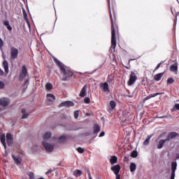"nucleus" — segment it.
<instances>
[{"mask_svg":"<svg viewBox=\"0 0 179 179\" xmlns=\"http://www.w3.org/2000/svg\"><path fill=\"white\" fill-rule=\"evenodd\" d=\"M109 12H110V19L111 22V47L113 50H115L117 45L116 34H119V27L117 22V17L115 15V10H113L114 20L113 19L111 8H110V0H108Z\"/></svg>","mask_w":179,"mask_h":179,"instance_id":"1","label":"nucleus"},{"mask_svg":"<svg viewBox=\"0 0 179 179\" xmlns=\"http://www.w3.org/2000/svg\"><path fill=\"white\" fill-rule=\"evenodd\" d=\"M54 61L57 66L59 68L60 72L63 75V78H62V80H68V79L72 78L73 76V72L70 69H66L65 65L59 61L57 58H54Z\"/></svg>","mask_w":179,"mask_h":179,"instance_id":"2","label":"nucleus"},{"mask_svg":"<svg viewBox=\"0 0 179 179\" xmlns=\"http://www.w3.org/2000/svg\"><path fill=\"white\" fill-rule=\"evenodd\" d=\"M137 79L138 78L136 72L131 71L130 73L129 82H127V85H129V86H131L135 83V82H136Z\"/></svg>","mask_w":179,"mask_h":179,"instance_id":"3","label":"nucleus"},{"mask_svg":"<svg viewBox=\"0 0 179 179\" xmlns=\"http://www.w3.org/2000/svg\"><path fill=\"white\" fill-rule=\"evenodd\" d=\"M19 55V50L15 47L10 48V58L11 59H16Z\"/></svg>","mask_w":179,"mask_h":179,"instance_id":"4","label":"nucleus"},{"mask_svg":"<svg viewBox=\"0 0 179 179\" xmlns=\"http://www.w3.org/2000/svg\"><path fill=\"white\" fill-rule=\"evenodd\" d=\"M27 75H28V71L27 69V66L25 65H23L22 68V71L20 73V80H23V79L26 78Z\"/></svg>","mask_w":179,"mask_h":179,"instance_id":"5","label":"nucleus"},{"mask_svg":"<svg viewBox=\"0 0 179 179\" xmlns=\"http://www.w3.org/2000/svg\"><path fill=\"white\" fill-rule=\"evenodd\" d=\"M43 146L45 148L47 152H52L54 149V145H51V143H48V142L43 141Z\"/></svg>","mask_w":179,"mask_h":179,"instance_id":"6","label":"nucleus"},{"mask_svg":"<svg viewBox=\"0 0 179 179\" xmlns=\"http://www.w3.org/2000/svg\"><path fill=\"white\" fill-rule=\"evenodd\" d=\"M10 100L9 99H7L6 97H3V99H0V106L2 107H7L8 104H10Z\"/></svg>","mask_w":179,"mask_h":179,"instance_id":"7","label":"nucleus"},{"mask_svg":"<svg viewBox=\"0 0 179 179\" xmlns=\"http://www.w3.org/2000/svg\"><path fill=\"white\" fill-rule=\"evenodd\" d=\"M6 142H7V144L8 145V146L13 145V136L12 135V134L8 133L6 135Z\"/></svg>","mask_w":179,"mask_h":179,"instance_id":"8","label":"nucleus"},{"mask_svg":"<svg viewBox=\"0 0 179 179\" xmlns=\"http://www.w3.org/2000/svg\"><path fill=\"white\" fill-rule=\"evenodd\" d=\"M111 170L113 171L117 177V173H120L121 170V166H120V164H115L114 166H111Z\"/></svg>","mask_w":179,"mask_h":179,"instance_id":"9","label":"nucleus"},{"mask_svg":"<svg viewBox=\"0 0 179 179\" xmlns=\"http://www.w3.org/2000/svg\"><path fill=\"white\" fill-rule=\"evenodd\" d=\"M176 136H179V134H178V132H169L166 138V141H171V139H173V138H176Z\"/></svg>","mask_w":179,"mask_h":179,"instance_id":"10","label":"nucleus"},{"mask_svg":"<svg viewBox=\"0 0 179 179\" xmlns=\"http://www.w3.org/2000/svg\"><path fill=\"white\" fill-rule=\"evenodd\" d=\"M101 89H103V91L105 92H110V89H109V85L107 82H104V83H101L100 85Z\"/></svg>","mask_w":179,"mask_h":179,"instance_id":"11","label":"nucleus"},{"mask_svg":"<svg viewBox=\"0 0 179 179\" xmlns=\"http://www.w3.org/2000/svg\"><path fill=\"white\" fill-rule=\"evenodd\" d=\"M61 107H63L64 106L66 107H73L75 106V103L73 101H63L60 103Z\"/></svg>","mask_w":179,"mask_h":179,"instance_id":"12","label":"nucleus"},{"mask_svg":"<svg viewBox=\"0 0 179 179\" xmlns=\"http://www.w3.org/2000/svg\"><path fill=\"white\" fill-rule=\"evenodd\" d=\"M55 99H56V97L55 94H52L51 93H48L47 94V100L48 101H49V103H53Z\"/></svg>","mask_w":179,"mask_h":179,"instance_id":"13","label":"nucleus"},{"mask_svg":"<svg viewBox=\"0 0 179 179\" xmlns=\"http://www.w3.org/2000/svg\"><path fill=\"white\" fill-rule=\"evenodd\" d=\"M87 85H85V86H83V87L81 90L80 93L79 94L80 97H85V96H86V94H87Z\"/></svg>","mask_w":179,"mask_h":179,"instance_id":"14","label":"nucleus"},{"mask_svg":"<svg viewBox=\"0 0 179 179\" xmlns=\"http://www.w3.org/2000/svg\"><path fill=\"white\" fill-rule=\"evenodd\" d=\"M159 94H164V93H153L152 94H149L148 96L144 98V101L150 100V99H152V97H156V96H159Z\"/></svg>","mask_w":179,"mask_h":179,"instance_id":"15","label":"nucleus"},{"mask_svg":"<svg viewBox=\"0 0 179 179\" xmlns=\"http://www.w3.org/2000/svg\"><path fill=\"white\" fill-rule=\"evenodd\" d=\"M3 24L7 27V30H8V31H12L13 27L10 26V22L8 20H5V22H3Z\"/></svg>","mask_w":179,"mask_h":179,"instance_id":"16","label":"nucleus"},{"mask_svg":"<svg viewBox=\"0 0 179 179\" xmlns=\"http://www.w3.org/2000/svg\"><path fill=\"white\" fill-rule=\"evenodd\" d=\"M12 158L13 159V160H14V162L16 164H21L22 158L20 157L19 156H17L16 157V156H15V155H12Z\"/></svg>","mask_w":179,"mask_h":179,"instance_id":"17","label":"nucleus"},{"mask_svg":"<svg viewBox=\"0 0 179 179\" xmlns=\"http://www.w3.org/2000/svg\"><path fill=\"white\" fill-rule=\"evenodd\" d=\"M178 63L173 64L172 65H171L170 71H171V72H178Z\"/></svg>","mask_w":179,"mask_h":179,"instance_id":"18","label":"nucleus"},{"mask_svg":"<svg viewBox=\"0 0 179 179\" xmlns=\"http://www.w3.org/2000/svg\"><path fill=\"white\" fill-rule=\"evenodd\" d=\"M0 139H1V143L2 145H3V146H4V148L6 149L7 145H6V136H5V134H3L2 135H1Z\"/></svg>","mask_w":179,"mask_h":179,"instance_id":"19","label":"nucleus"},{"mask_svg":"<svg viewBox=\"0 0 179 179\" xmlns=\"http://www.w3.org/2000/svg\"><path fill=\"white\" fill-rule=\"evenodd\" d=\"M3 66L4 71L6 72V73H9V66H8V61H3Z\"/></svg>","mask_w":179,"mask_h":179,"instance_id":"20","label":"nucleus"},{"mask_svg":"<svg viewBox=\"0 0 179 179\" xmlns=\"http://www.w3.org/2000/svg\"><path fill=\"white\" fill-rule=\"evenodd\" d=\"M166 142H167L166 139H161L157 144V148L162 149Z\"/></svg>","mask_w":179,"mask_h":179,"instance_id":"21","label":"nucleus"},{"mask_svg":"<svg viewBox=\"0 0 179 179\" xmlns=\"http://www.w3.org/2000/svg\"><path fill=\"white\" fill-rule=\"evenodd\" d=\"M164 73H157V75H155L154 76V79L155 80L159 81L161 80L162 78H163Z\"/></svg>","mask_w":179,"mask_h":179,"instance_id":"22","label":"nucleus"},{"mask_svg":"<svg viewBox=\"0 0 179 179\" xmlns=\"http://www.w3.org/2000/svg\"><path fill=\"white\" fill-rule=\"evenodd\" d=\"M117 156H111L110 159V163L111 164H115V163H117Z\"/></svg>","mask_w":179,"mask_h":179,"instance_id":"23","label":"nucleus"},{"mask_svg":"<svg viewBox=\"0 0 179 179\" xmlns=\"http://www.w3.org/2000/svg\"><path fill=\"white\" fill-rule=\"evenodd\" d=\"M83 171L82 170H80L77 169L76 170H74L73 171V176H76V177H78L79 176H82Z\"/></svg>","mask_w":179,"mask_h":179,"instance_id":"24","label":"nucleus"},{"mask_svg":"<svg viewBox=\"0 0 179 179\" xmlns=\"http://www.w3.org/2000/svg\"><path fill=\"white\" fill-rule=\"evenodd\" d=\"M152 136V135H148L147 136L146 139L144 141L143 145H149Z\"/></svg>","mask_w":179,"mask_h":179,"instance_id":"25","label":"nucleus"},{"mask_svg":"<svg viewBox=\"0 0 179 179\" xmlns=\"http://www.w3.org/2000/svg\"><path fill=\"white\" fill-rule=\"evenodd\" d=\"M52 136V132H45V134H44L43 135V139H45V141H46L47 139H49V138H51Z\"/></svg>","mask_w":179,"mask_h":179,"instance_id":"26","label":"nucleus"},{"mask_svg":"<svg viewBox=\"0 0 179 179\" xmlns=\"http://www.w3.org/2000/svg\"><path fill=\"white\" fill-rule=\"evenodd\" d=\"M21 113H22V117H21V118H27V117H29V114L26 113L25 108H22Z\"/></svg>","mask_w":179,"mask_h":179,"instance_id":"27","label":"nucleus"},{"mask_svg":"<svg viewBox=\"0 0 179 179\" xmlns=\"http://www.w3.org/2000/svg\"><path fill=\"white\" fill-rule=\"evenodd\" d=\"M135 170H136V163H130V171L133 172L135 171Z\"/></svg>","mask_w":179,"mask_h":179,"instance_id":"28","label":"nucleus"},{"mask_svg":"<svg viewBox=\"0 0 179 179\" xmlns=\"http://www.w3.org/2000/svg\"><path fill=\"white\" fill-rule=\"evenodd\" d=\"M100 131V127L99 124H95L94 127V134H97Z\"/></svg>","mask_w":179,"mask_h":179,"instance_id":"29","label":"nucleus"},{"mask_svg":"<svg viewBox=\"0 0 179 179\" xmlns=\"http://www.w3.org/2000/svg\"><path fill=\"white\" fill-rule=\"evenodd\" d=\"M178 163L177 162H172L171 163V169H173L174 173H176V170L177 169Z\"/></svg>","mask_w":179,"mask_h":179,"instance_id":"30","label":"nucleus"},{"mask_svg":"<svg viewBox=\"0 0 179 179\" xmlns=\"http://www.w3.org/2000/svg\"><path fill=\"white\" fill-rule=\"evenodd\" d=\"M117 104L116 102L114 100H111L110 101V106L111 107L112 109L115 108Z\"/></svg>","mask_w":179,"mask_h":179,"instance_id":"31","label":"nucleus"},{"mask_svg":"<svg viewBox=\"0 0 179 179\" xmlns=\"http://www.w3.org/2000/svg\"><path fill=\"white\" fill-rule=\"evenodd\" d=\"M27 174L29 177V179H35L36 178L34 173H33V171H29L27 173Z\"/></svg>","mask_w":179,"mask_h":179,"instance_id":"32","label":"nucleus"},{"mask_svg":"<svg viewBox=\"0 0 179 179\" xmlns=\"http://www.w3.org/2000/svg\"><path fill=\"white\" fill-rule=\"evenodd\" d=\"M66 141V136L62 135V136H59V142L64 143Z\"/></svg>","mask_w":179,"mask_h":179,"instance_id":"33","label":"nucleus"},{"mask_svg":"<svg viewBox=\"0 0 179 179\" xmlns=\"http://www.w3.org/2000/svg\"><path fill=\"white\" fill-rule=\"evenodd\" d=\"M22 13H23L24 19H25V20L28 21L29 20L28 15L26 12V10H24V8L22 10Z\"/></svg>","mask_w":179,"mask_h":179,"instance_id":"34","label":"nucleus"},{"mask_svg":"<svg viewBox=\"0 0 179 179\" xmlns=\"http://www.w3.org/2000/svg\"><path fill=\"white\" fill-rule=\"evenodd\" d=\"M45 89H47V90H52V83H46Z\"/></svg>","mask_w":179,"mask_h":179,"instance_id":"35","label":"nucleus"},{"mask_svg":"<svg viewBox=\"0 0 179 179\" xmlns=\"http://www.w3.org/2000/svg\"><path fill=\"white\" fill-rule=\"evenodd\" d=\"M138 155L137 150H133V152H131V157H137Z\"/></svg>","mask_w":179,"mask_h":179,"instance_id":"36","label":"nucleus"},{"mask_svg":"<svg viewBox=\"0 0 179 179\" xmlns=\"http://www.w3.org/2000/svg\"><path fill=\"white\" fill-rule=\"evenodd\" d=\"M175 80L174 79H173V78H169V79H167V84H172L174 83Z\"/></svg>","mask_w":179,"mask_h":179,"instance_id":"37","label":"nucleus"},{"mask_svg":"<svg viewBox=\"0 0 179 179\" xmlns=\"http://www.w3.org/2000/svg\"><path fill=\"white\" fill-rule=\"evenodd\" d=\"M77 151L79 152V153H83V152H85V150L83 149V148L79 147V148H77Z\"/></svg>","mask_w":179,"mask_h":179,"instance_id":"38","label":"nucleus"},{"mask_svg":"<svg viewBox=\"0 0 179 179\" xmlns=\"http://www.w3.org/2000/svg\"><path fill=\"white\" fill-rule=\"evenodd\" d=\"M84 102L86 103L87 104H89L90 103V97H85Z\"/></svg>","mask_w":179,"mask_h":179,"instance_id":"39","label":"nucleus"},{"mask_svg":"<svg viewBox=\"0 0 179 179\" xmlns=\"http://www.w3.org/2000/svg\"><path fill=\"white\" fill-rule=\"evenodd\" d=\"M4 87H5V83H3V82L0 80V89H4Z\"/></svg>","mask_w":179,"mask_h":179,"instance_id":"40","label":"nucleus"},{"mask_svg":"<svg viewBox=\"0 0 179 179\" xmlns=\"http://www.w3.org/2000/svg\"><path fill=\"white\" fill-rule=\"evenodd\" d=\"M87 174L89 179H93L92 177V174L90 173V170L89 169H87Z\"/></svg>","mask_w":179,"mask_h":179,"instance_id":"41","label":"nucleus"},{"mask_svg":"<svg viewBox=\"0 0 179 179\" xmlns=\"http://www.w3.org/2000/svg\"><path fill=\"white\" fill-rule=\"evenodd\" d=\"M78 117H79V111H75L74 117L75 118H78Z\"/></svg>","mask_w":179,"mask_h":179,"instance_id":"42","label":"nucleus"},{"mask_svg":"<svg viewBox=\"0 0 179 179\" xmlns=\"http://www.w3.org/2000/svg\"><path fill=\"white\" fill-rule=\"evenodd\" d=\"M171 175H172L173 179H175L176 173H175V171H173V169H171Z\"/></svg>","mask_w":179,"mask_h":179,"instance_id":"43","label":"nucleus"},{"mask_svg":"<svg viewBox=\"0 0 179 179\" xmlns=\"http://www.w3.org/2000/svg\"><path fill=\"white\" fill-rule=\"evenodd\" d=\"M161 66H162V62H160L157 65L156 68L155 69V71H157V69H159Z\"/></svg>","mask_w":179,"mask_h":179,"instance_id":"44","label":"nucleus"},{"mask_svg":"<svg viewBox=\"0 0 179 179\" xmlns=\"http://www.w3.org/2000/svg\"><path fill=\"white\" fill-rule=\"evenodd\" d=\"M161 66H162V62H160L157 65L156 68L155 69V71H157V69H159Z\"/></svg>","mask_w":179,"mask_h":179,"instance_id":"45","label":"nucleus"},{"mask_svg":"<svg viewBox=\"0 0 179 179\" xmlns=\"http://www.w3.org/2000/svg\"><path fill=\"white\" fill-rule=\"evenodd\" d=\"M3 45V41L2 38H0V48H2Z\"/></svg>","mask_w":179,"mask_h":179,"instance_id":"46","label":"nucleus"},{"mask_svg":"<svg viewBox=\"0 0 179 179\" xmlns=\"http://www.w3.org/2000/svg\"><path fill=\"white\" fill-rule=\"evenodd\" d=\"M133 60H134V59H129V64H128L129 66H125V68H126L127 69H129V68H130V66H131L130 62H131V61H133Z\"/></svg>","mask_w":179,"mask_h":179,"instance_id":"47","label":"nucleus"},{"mask_svg":"<svg viewBox=\"0 0 179 179\" xmlns=\"http://www.w3.org/2000/svg\"><path fill=\"white\" fill-rule=\"evenodd\" d=\"M29 79H27V80H25V82L24 83V85H29Z\"/></svg>","mask_w":179,"mask_h":179,"instance_id":"48","label":"nucleus"},{"mask_svg":"<svg viewBox=\"0 0 179 179\" xmlns=\"http://www.w3.org/2000/svg\"><path fill=\"white\" fill-rule=\"evenodd\" d=\"M50 173H52V169L48 170V171H46L45 174H50Z\"/></svg>","mask_w":179,"mask_h":179,"instance_id":"49","label":"nucleus"},{"mask_svg":"<svg viewBox=\"0 0 179 179\" xmlns=\"http://www.w3.org/2000/svg\"><path fill=\"white\" fill-rule=\"evenodd\" d=\"M175 108H176V110H179V103L175 104Z\"/></svg>","mask_w":179,"mask_h":179,"instance_id":"50","label":"nucleus"},{"mask_svg":"<svg viewBox=\"0 0 179 179\" xmlns=\"http://www.w3.org/2000/svg\"><path fill=\"white\" fill-rule=\"evenodd\" d=\"M116 179H120V173H117L116 175Z\"/></svg>","mask_w":179,"mask_h":179,"instance_id":"51","label":"nucleus"},{"mask_svg":"<svg viewBox=\"0 0 179 179\" xmlns=\"http://www.w3.org/2000/svg\"><path fill=\"white\" fill-rule=\"evenodd\" d=\"M104 135H105V132H104V131H102V132L100 133L99 136H100V137L104 136Z\"/></svg>","mask_w":179,"mask_h":179,"instance_id":"52","label":"nucleus"},{"mask_svg":"<svg viewBox=\"0 0 179 179\" xmlns=\"http://www.w3.org/2000/svg\"><path fill=\"white\" fill-rule=\"evenodd\" d=\"M4 72L3 71H2V69H1L0 68V75H3Z\"/></svg>","mask_w":179,"mask_h":179,"instance_id":"53","label":"nucleus"},{"mask_svg":"<svg viewBox=\"0 0 179 179\" xmlns=\"http://www.w3.org/2000/svg\"><path fill=\"white\" fill-rule=\"evenodd\" d=\"M176 159H179V153H177V155H176Z\"/></svg>","mask_w":179,"mask_h":179,"instance_id":"54","label":"nucleus"},{"mask_svg":"<svg viewBox=\"0 0 179 179\" xmlns=\"http://www.w3.org/2000/svg\"><path fill=\"white\" fill-rule=\"evenodd\" d=\"M170 179H173V177L172 173H171V175Z\"/></svg>","mask_w":179,"mask_h":179,"instance_id":"55","label":"nucleus"},{"mask_svg":"<svg viewBox=\"0 0 179 179\" xmlns=\"http://www.w3.org/2000/svg\"><path fill=\"white\" fill-rule=\"evenodd\" d=\"M37 179H45L44 177H40L39 178Z\"/></svg>","mask_w":179,"mask_h":179,"instance_id":"56","label":"nucleus"},{"mask_svg":"<svg viewBox=\"0 0 179 179\" xmlns=\"http://www.w3.org/2000/svg\"><path fill=\"white\" fill-rule=\"evenodd\" d=\"M129 97H132V96H131L130 94H129V96H128Z\"/></svg>","mask_w":179,"mask_h":179,"instance_id":"57","label":"nucleus"},{"mask_svg":"<svg viewBox=\"0 0 179 179\" xmlns=\"http://www.w3.org/2000/svg\"><path fill=\"white\" fill-rule=\"evenodd\" d=\"M162 118H165V115H163V117H162Z\"/></svg>","mask_w":179,"mask_h":179,"instance_id":"58","label":"nucleus"},{"mask_svg":"<svg viewBox=\"0 0 179 179\" xmlns=\"http://www.w3.org/2000/svg\"><path fill=\"white\" fill-rule=\"evenodd\" d=\"M98 179H101V178H98Z\"/></svg>","mask_w":179,"mask_h":179,"instance_id":"59","label":"nucleus"}]
</instances>
